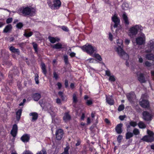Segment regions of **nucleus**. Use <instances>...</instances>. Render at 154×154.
Masks as SVG:
<instances>
[{
  "label": "nucleus",
  "mask_w": 154,
  "mask_h": 154,
  "mask_svg": "<svg viewBox=\"0 0 154 154\" xmlns=\"http://www.w3.org/2000/svg\"><path fill=\"white\" fill-rule=\"evenodd\" d=\"M35 10L34 8L28 6L22 7L19 8L18 10L19 14L24 16H33L35 14Z\"/></svg>",
  "instance_id": "1"
},
{
  "label": "nucleus",
  "mask_w": 154,
  "mask_h": 154,
  "mask_svg": "<svg viewBox=\"0 0 154 154\" xmlns=\"http://www.w3.org/2000/svg\"><path fill=\"white\" fill-rule=\"evenodd\" d=\"M143 29V27L140 25H133L130 28L128 35L130 37L133 38L135 36L138 32H140Z\"/></svg>",
  "instance_id": "2"
},
{
  "label": "nucleus",
  "mask_w": 154,
  "mask_h": 154,
  "mask_svg": "<svg viewBox=\"0 0 154 154\" xmlns=\"http://www.w3.org/2000/svg\"><path fill=\"white\" fill-rule=\"evenodd\" d=\"M114 50L121 58L125 60L129 59L128 55L124 51L123 49V47L116 46L114 48Z\"/></svg>",
  "instance_id": "3"
},
{
  "label": "nucleus",
  "mask_w": 154,
  "mask_h": 154,
  "mask_svg": "<svg viewBox=\"0 0 154 154\" xmlns=\"http://www.w3.org/2000/svg\"><path fill=\"white\" fill-rule=\"evenodd\" d=\"M81 48L83 51L86 52L90 55H92L97 50L95 46L87 44L82 47Z\"/></svg>",
  "instance_id": "4"
},
{
  "label": "nucleus",
  "mask_w": 154,
  "mask_h": 154,
  "mask_svg": "<svg viewBox=\"0 0 154 154\" xmlns=\"http://www.w3.org/2000/svg\"><path fill=\"white\" fill-rule=\"evenodd\" d=\"M48 3L52 9H58L61 5L60 0H48Z\"/></svg>",
  "instance_id": "5"
},
{
  "label": "nucleus",
  "mask_w": 154,
  "mask_h": 154,
  "mask_svg": "<svg viewBox=\"0 0 154 154\" xmlns=\"http://www.w3.org/2000/svg\"><path fill=\"white\" fill-rule=\"evenodd\" d=\"M145 35L143 33H141L139 36L135 38V41L136 44L140 45L145 43Z\"/></svg>",
  "instance_id": "6"
},
{
  "label": "nucleus",
  "mask_w": 154,
  "mask_h": 154,
  "mask_svg": "<svg viewBox=\"0 0 154 154\" xmlns=\"http://www.w3.org/2000/svg\"><path fill=\"white\" fill-rule=\"evenodd\" d=\"M152 51H154V39L150 40L145 48L146 53H150Z\"/></svg>",
  "instance_id": "7"
},
{
  "label": "nucleus",
  "mask_w": 154,
  "mask_h": 154,
  "mask_svg": "<svg viewBox=\"0 0 154 154\" xmlns=\"http://www.w3.org/2000/svg\"><path fill=\"white\" fill-rule=\"evenodd\" d=\"M140 105L143 108L148 109L149 107V101L146 99L143 98V96H142L141 99L139 102Z\"/></svg>",
  "instance_id": "8"
},
{
  "label": "nucleus",
  "mask_w": 154,
  "mask_h": 154,
  "mask_svg": "<svg viewBox=\"0 0 154 154\" xmlns=\"http://www.w3.org/2000/svg\"><path fill=\"white\" fill-rule=\"evenodd\" d=\"M143 119L146 121H150L152 119L153 115L151 113L144 111L143 113Z\"/></svg>",
  "instance_id": "9"
},
{
  "label": "nucleus",
  "mask_w": 154,
  "mask_h": 154,
  "mask_svg": "<svg viewBox=\"0 0 154 154\" xmlns=\"http://www.w3.org/2000/svg\"><path fill=\"white\" fill-rule=\"evenodd\" d=\"M63 132L61 129H58L56 131L55 135L57 140H60L62 138L63 135Z\"/></svg>",
  "instance_id": "10"
},
{
  "label": "nucleus",
  "mask_w": 154,
  "mask_h": 154,
  "mask_svg": "<svg viewBox=\"0 0 154 154\" xmlns=\"http://www.w3.org/2000/svg\"><path fill=\"white\" fill-rule=\"evenodd\" d=\"M112 20L114 23L113 27L114 28L117 27L119 24L120 20L116 15H115L112 17Z\"/></svg>",
  "instance_id": "11"
},
{
  "label": "nucleus",
  "mask_w": 154,
  "mask_h": 154,
  "mask_svg": "<svg viewBox=\"0 0 154 154\" xmlns=\"http://www.w3.org/2000/svg\"><path fill=\"white\" fill-rule=\"evenodd\" d=\"M146 142H152L154 140V137L149 135L144 136L141 139Z\"/></svg>",
  "instance_id": "12"
},
{
  "label": "nucleus",
  "mask_w": 154,
  "mask_h": 154,
  "mask_svg": "<svg viewBox=\"0 0 154 154\" xmlns=\"http://www.w3.org/2000/svg\"><path fill=\"white\" fill-rule=\"evenodd\" d=\"M17 131V126L16 124H15L13 126L12 129L11 131V134L13 137H15L16 135Z\"/></svg>",
  "instance_id": "13"
},
{
  "label": "nucleus",
  "mask_w": 154,
  "mask_h": 154,
  "mask_svg": "<svg viewBox=\"0 0 154 154\" xmlns=\"http://www.w3.org/2000/svg\"><path fill=\"white\" fill-rule=\"evenodd\" d=\"M123 21L126 26H128L129 24V22L128 17L126 14L124 13L122 16Z\"/></svg>",
  "instance_id": "14"
},
{
  "label": "nucleus",
  "mask_w": 154,
  "mask_h": 154,
  "mask_svg": "<svg viewBox=\"0 0 154 154\" xmlns=\"http://www.w3.org/2000/svg\"><path fill=\"white\" fill-rule=\"evenodd\" d=\"M30 116H32V121L34 122L36 120L38 117V114L35 112L30 113L29 114Z\"/></svg>",
  "instance_id": "15"
},
{
  "label": "nucleus",
  "mask_w": 154,
  "mask_h": 154,
  "mask_svg": "<svg viewBox=\"0 0 154 154\" xmlns=\"http://www.w3.org/2000/svg\"><path fill=\"white\" fill-rule=\"evenodd\" d=\"M145 57L148 60H154V53H149L146 54L145 55Z\"/></svg>",
  "instance_id": "16"
},
{
  "label": "nucleus",
  "mask_w": 154,
  "mask_h": 154,
  "mask_svg": "<svg viewBox=\"0 0 154 154\" xmlns=\"http://www.w3.org/2000/svg\"><path fill=\"white\" fill-rule=\"evenodd\" d=\"M123 124L120 123L118 124L116 126L115 129L116 131L118 134H120L122 132V126Z\"/></svg>",
  "instance_id": "17"
},
{
  "label": "nucleus",
  "mask_w": 154,
  "mask_h": 154,
  "mask_svg": "<svg viewBox=\"0 0 154 154\" xmlns=\"http://www.w3.org/2000/svg\"><path fill=\"white\" fill-rule=\"evenodd\" d=\"M138 79L141 83H144L145 82V78L142 73H140L138 75Z\"/></svg>",
  "instance_id": "18"
},
{
  "label": "nucleus",
  "mask_w": 154,
  "mask_h": 154,
  "mask_svg": "<svg viewBox=\"0 0 154 154\" xmlns=\"http://www.w3.org/2000/svg\"><path fill=\"white\" fill-rule=\"evenodd\" d=\"M48 38L50 42L52 43H54L56 42H58L60 40V39L57 37L54 38L51 36H49L48 37Z\"/></svg>",
  "instance_id": "19"
},
{
  "label": "nucleus",
  "mask_w": 154,
  "mask_h": 154,
  "mask_svg": "<svg viewBox=\"0 0 154 154\" xmlns=\"http://www.w3.org/2000/svg\"><path fill=\"white\" fill-rule=\"evenodd\" d=\"M127 97L130 101H131L132 99L135 97L134 94L133 92L128 93L127 94Z\"/></svg>",
  "instance_id": "20"
},
{
  "label": "nucleus",
  "mask_w": 154,
  "mask_h": 154,
  "mask_svg": "<svg viewBox=\"0 0 154 154\" xmlns=\"http://www.w3.org/2000/svg\"><path fill=\"white\" fill-rule=\"evenodd\" d=\"M71 119V117L69 113L68 112L65 113L63 117V119L65 122H67L69 121Z\"/></svg>",
  "instance_id": "21"
},
{
  "label": "nucleus",
  "mask_w": 154,
  "mask_h": 154,
  "mask_svg": "<svg viewBox=\"0 0 154 154\" xmlns=\"http://www.w3.org/2000/svg\"><path fill=\"white\" fill-rule=\"evenodd\" d=\"M32 97L35 101H37L40 98L41 95L40 94L35 93L33 94Z\"/></svg>",
  "instance_id": "22"
},
{
  "label": "nucleus",
  "mask_w": 154,
  "mask_h": 154,
  "mask_svg": "<svg viewBox=\"0 0 154 154\" xmlns=\"http://www.w3.org/2000/svg\"><path fill=\"white\" fill-rule=\"evenodd\" d=\"M21 140L23 142H28L29 139V136L27 134H25L23 136L21 137Z\"/></svg>",
  "instance_id": "23"
},
{
  "label": "nucleus",
  "mask_w": 154,
  "mask_h": 154,
  "mask_svg": "<svg viewBox=\"0 0 154 154\" xmlns=\"http://www.w3.org/2000/svg\"><path fill=\"white\" fill-rule=\"evenodd\" d=\"M41 68L42 70V72L46 76L47 73V70L46 69V66L44 63H42L41 64Z\"/></svg>",
  "instance_id": "24"
},
{
  "label": "nucleus",
  "mask_w": 154,
  "mask_h": 154,
  "mask_svg": "<svg viewBox=\"0 0 154 154\" xmlns=\"http://www.w3.org/2000/svg\"><path fill=\"white\" fill-rule=\"evenodd\" d=\"M12 28V26L11 25V24H8L7 26L4 29L3 32H4L7 33L10 31L11 30Z\"/></svg>",
  "instance_id": "25"
},
{
  "label": "nucleus",
  "mask_w": 154,
  "mask_h": 154,
  "mask_svg": "<svg viewBox=\"0 0 154 154\" xmlns=\"http://www.w3.org/2000/svg\"><path fill=\"white\" fill-rule=\"evenodd\" d=\"M9 50L12 52L17 53L18 54H19V51L18 49L15 48L14 47L11 46L9 48Z\"/></svg>",
  "instance_id": "26"
},
{
  "label": "nucleus",
  "mask_w": 154,
  "mask_h": 154,
  "mask_svg": "<svg viewBox=\"0 0 154 154\" xmlns=\"http://www.w3.org/2000/svg\"><path fill=\"white\" fill-rule=\"evenodd\" d=\"M129 124L130 125H127V127L128 128H130V126L135 127L137 125V123L136 122H134L133 121H131L130 122Z\"/></svg>",
  "instance_id": "27"
},
{
  "label": "nucleus",
  "mask_w": 154,
  "mask_h": 154,
  "mask_svg": "<svg viewBox=\"0 0 154 154\" xmlns=\"http://www.w3.org/2000/svg\"><path fill=\"white\" fill-rule=\"evenodd\" d=\"M106 100L107 103L110 105L113 104L114 103V100L112 99V97H106Z\"/></svg>",
  "instance_id": "28"
},
{
  "label": "nucleus",
  "mask_w": 154,
  "mask_h": 154,
  "mask_svg": "<svg viewBox=\"0 0 154 154\" xmlns=\"http://www.w3.org/2000/svg\"><path fill=\"white\" fill-rule=\"evenodd\" d=\"M139 127L140 128H145L146 127V125L143 122L140 121L138 124Z\"/></svg>",
  "instance_id": "29"
},
{
  "label": "nucleus",
  "mask_w": 154,
  "mask_h": 154,
  "mask_svg": "<svg viewBox=\"0 0 154 154\" xmlns=\"http://www.w3.org/2000/svg\"><path fill=\"white\" fill-rule=\"evenodd\" d=\"M53 48L56 49L62 48V45L61 43H59L53 45Z\"/></svg>",
  "instance_id": "30"
},
{
  "label": "nucleus",
  "mask_w": 154,
  "mask_h": 154,
  "mask_svg": "<svg viewBox=\"0 0 154 154\" xmlns=\"http://www.w3.org/2000/svg\"><path fill=\"white\" fill-rule=\"evenodd\" d=\"M122 9L124 10H127L129 8V7L128 4L126 2H125L122 5Z\"/></svg>",
  "instance_id": "31"
},
{
  "label": "nucleus",
  "mask_w": 154,
  "mask_h": 154,
  "mask_svg": "<svg viewBox=\"0 0 154 154\" xmlns=\"http://www.w3.org/2000/svg\"><path fill=\"white\" fill-rule=\"evenodd\" d=\"M33 34V32H28L27 31H25L24 32L23 35L26 37H29L32 35Z\"/></svg>",
  "instance_id": "32"
},
{
  "label": "nucleus",
  "mask_w": 154,
  "mask_h": 154,
  "mask_svg": "<svg viewBox=\"0 0 154 154\" xmlns=\"http://www.w3.org/2000/svg\"><path fill=\"white\" fill-rule=\"evenodd\" d=\"M123 41L122 39H118L117 40L116 43L118 47H123Z\"/></svg>",
  "instance_id": "33"
},
{
  "label": "nucleus",
  "mask_w": 154,
  "mask_h": 154,
  "mask_svg": "<svg viewBox=\"0 0 154 154\" xmlns=\"http://www.w3.org/2000/svg\"><path fill=\"white\" fill-rule=\"evenodd\" d=\"M133 136V133L130 132H128L126 134V138L127 139H129Z\"/></svg>",
  "instance_id": "34"
},
{
  "label": "nucleus",
  "mask_w": 154,
  "mask_h": 154,
  "mask_svg": "<svg viewBox=\"0 0 154 154\" xmlns=\"http://www.w3.org/2000/svg\"><path fill=\"white\" fill-rule=\"evenodd\" d=\"M22 110L21 109L19 110L16 112L17 118V119L19 120L21 115Z\"/></svg>",
  "instance_id": "35"
},
{
  "label": "nucleus",
  "mask_w": 154,
  "mask_h": 154,
  "mask_svg": "<svg viewBox=\"0 0 154 154\" xmlns=\"http://www.w3.org/2000/svg\"><path fill=\"white\" fill-rule=\"evenodd\" d=\"M73 103H76L77 102V95L75 93L74 94L72 95Z\"/></svg>",
  "instance_id": "36"
},
{
  "label": "nucleus",
  "mask_w": 154,
  "mask_h": 154,
  "mask_svg": "<svg viewBox=\"0 0 154 154\" xmlns=\"http://www.w3.org/2000/svg\"><path fill=\"white\" fill-rule=\"evenodd\" d=\"M133 134L135 135H137L139 134L140 133V131L137 128H135L133 131Z\"/></svg>",
  "instance_id": "37"
},
{
  "label": "nucleus",
  "mask_w": 154,
  "mask_h": 154,
  "mask_svg": "<svg viewBox=\"0 0 154 154\" xmlns=\"http://www.w3.org/2000/svg\"><path fill=\"white\" fill-rule=\"evenodd\" d=\"M93 56L99 61H100L102 60L100 56L98 54H93Z\"/></svg>",
  "instance_id": "38"
},
{
  "label": "nucleus",
  "mask_w": 154,
  "mask_h": 154,
  "mask_svg": "<svg viewBox=\"0 0 154 154\" xmlns=\"http://www.w3.org/2000/svg\"><path fill=\"white\" fill-rule=\"evenodd\" d=\"M36 154H47V153L45 149H42L40 151L38 152Z\"/></svg>",
  "instance_id": "39"
},
{
  "label": "nucleus",
  "mask_w": 154,
  "mask_h": 154,
  "mask_svg": "<svg viewBox=\"0 0 154 154\" xmlns=\"http://www.w3.org/2000/svg\"><path fill=\"white\" fill-rule=\"evenodd\" d=\"M69 147H66L64 149V151L61 154H69L68 152Z\"/></svg>",
  "instance_id": "40"
},
{
  "label": "nucleus",
  "mask_w": 154,
  "mask_h": 154,
  "mask_svg": "<svg viewBox=\"0 0 154 154\" xmlns=\"http://www.w3.org/2000/svg\"><path fill=\"white\" fill-rule=\"evenodd\" d=\"M125 108V106L124 105L122 104L120 105L118 108V110L119 111H121L123 110Z\"/></svg>",
  "instance_id": "41"
},
{
  "label": "nucleus",
  "mask_w": 154,
  "mask_h": 154,
  "mask_svg": "<svg viewBox=\"0 0 154 154\" xmlns=\"http://www.w3.org/2000/svg\"><path fill=\"white\" fill-rule=\"evenodd\" d=\"M109 78V80L111 82H114L115 81V79L113 75H110Z\"/></svg>",
  "instance_id": "42"
},
{
  "label": "nucleus",
  "mask_w": 154,
  "mask_h": 154,
  "mask_svg": "<svg viewBox=\"0 0 154 154\" xmlns=\"http://www.w3.org/2000/svg\"><path fill=\"white\" fill-rule=\"evenodd\" d=\"M23 26V24L21 23H19L16 25V27L18 29H21Z\"/></svg>",
  "instance_id": "43"
},
{
  "label": "nucleus",
  "mask_w": 154,
  "mask_h": 154,
  "mask_svg": "<svg viewBox=\"0 0 154 154\" xmlns=\"http://www.w3.org/2000/svg\"><path fill=\"white\" fill-rule=\"evenodd\" d=\"M64 60L65 63L66 64H67L68 63V56L66 55H64L63 56Z\"/></svg>",
  "instance_id": "44"
},
{
  "label": "nucleus",
  "mask_w": 154,
  "mask_h": 154,
  "mask_svg": "<svg viewBox=\"0 0 154 154\" xmlns=\"http://www.w3.org/2000/svg\"><path fill=\"white\" fill-rule=\"evenodd\" d=\"M145 64L146 66L150 67L151 66V63L148 61H146L145 62Z\"/></svg>",
  "instance_id": "45"
},
{
  "label": "nucleus",
  "mask_w": 154,
  "mask_h": 154,
  "mask_svg": "<svg viewBox=\"0 0 154 154\" xmlns=\"http://www.w3.org/2000/svg\"><path fill=\"white\" fill-rule=\"evenodd\" d=\"M35 80L36 83L38 84L39 83V81L38 79V76L37 75H35Z\"/></svg>",
  "instance_id": "46"
},
{
  "label": "nucleus",
  "mask_w": 154,
  "mask_h": 154,
  "mask_svg": "<svg viewBox=\"0 0 154 154\" xmlns=\"http://www.w3.org/2000/svg\"><path fill=\"white\" fill-rule=\"evenodd\" d=\"M138 61L140 63H142L143 61V58L140 56L138 55Z\"/></svg>",
  "instance_id": "47"
},
{
  "label": "nucleus",
  "mask_w": 154,
  "mask_h": 154,
  "mask_svg": "<svg viewBox=\"0 0 154 154\" xmlns=\"http://www.w3.org/2000/svg\"><path fill=\"white\" fill-rule=\"evenodd\" d=\"M147 134H148L149 136H153L154 135V134L151 131L149 130H147Z\"/></svg>",
  "instance_id": "48"
},
{
  "label": "nucleus",
  "mask_w": 154,
  "mask_h": 154,
  "mask_svg": "<svg viewBox=\"0 0 154 154\" xmlns=\"http://www.w3.org/2000/svg\"><path fill=\"white\" fill-rule=\"evenodd\" d=\"M53 75L54 78L56 80H57L58 79V76L56 72H54Z\"/></svg>",
  "instance_id": "49"
},
{
  "label": "nucleus",
  "mask_w": 154,
  "mask_h": 154,
  "mask_svg": "<svg viewBox=\"0 0 154 154\" xmlns=\"http://www.w3.org/2000/svg\"><path fill=\"white\" fill-rule=\"evenodd\" d=\"M105 74L106 75L109 76L111 75V73L110 71L109 70H105Z\"/></svg>",
  "instance_id": "50"
},
{
  "label": "nucleus",
  "mask_w": 154,
  "mask_h": 154,
  "mask_svg": "<svg viewBox=\"0 0 154 154\" xmlns=\"http://www.w3.org/2000/svg\"><path fill=\"white\" fill-rule=\"evenodd\" d=\"M12 18H9L7 19L6 22L7 23H9L12 22Z\"/></svg>",
  "instance_id": "51"
},
{
  "label": "nucleus",
  "mask_w": 154,
  "mask_h": 154,
  "mask_svg": "<svg viewBox=\"0 0 154 154\" xmlns=\"http://www.w3.org/2000/svg\"><path fill=\"white\" fill-rule=\"evenodd\" d=\"M86 103L88 105H91L92 103V101L91 100H88L86 101Z\"/></svg>",
  "instance_id": "52"
},
{
  "label": "nucleus",
  "mask_w": 154,
  "mask_h": 154,
  "mask_svg": "<svg viewBox=\"0 0 154 154\" xmlns=\"http://www.w3.org/2000/svg\"><path fill=\"white\" fill-rule=\"evenodd\" d=\"M33 47L35 52H37V45L36 44L34 43H33Z\"/></svg>",
  "instance_id": "53"
},
{
  "label": "nucleus",
  "mask_w": 154,
  "mask_h": 154,
  "mask_svg": "<svg viewBox=\"0 0 154 154\" xmlns=\"http://www.w3.org/2000/svg\"><path fill=\"white\" fill-rule=\"evenodd\" d=\"M22 154H32V153L29 151H25L23 152Z\"/></svg>",
  "instance_id": "54"
},
{
  "label": "nucleus",
  "mask_w": 154,
  "mask_h": 154,
  "mask_svg": "<svg viewBox=\"0 0 154 154\" xmlns=\"http://www.w3.org/2000/svg\"><path fill=\"white\" fill-rule=\"evenodd\" d=\"M122 136L121 135H119L118 138H117V140L119 141V142H120L122 139Z\"/></svg>",
  "instance_id": "55"
},
{
  "label": "nucleus",
  "mask_w": 154,
  "mask_h": 154,
  "mask_svg": "<svg viewBox=\"0 0 154 154\" xmlns=\"http://www.w3.org/2000/svg\"><path fill=\"white\" fill-rule=\"evenodd\" d=\"M57 85L58 87V89H60L61 88L62 86L60 82H58L57 83Z\"/></svg>",
  "instance_id": "56"
},
{
  "label": "nucleus",
  "mask_w": 154,
  "mask_h": 154,
  "mask_svg": "<svg viewBox=\"0 0 154 154\" xmlns=\"http://www.w3.org/2000/svg\"><path fill=\"white\" fill-rule=\"evenodd\" d=\"M119 118L122 121L125 118V116H119Z\"/></svg>",
  "instance_id": "57"
},
{
  "label": "nucleus",
  "mask_w": 154,
  "mask_h": 154,
  "mask_svg": "<svg viewBox=\"0 0 154 154\" xmlns=\"http://www.w3.org/2000/svg\"><path fill=\"white\" fill-rule=\"evenodd\" d=\"M109 38L111 41L112 40V35L111 33H109Z\"/></svg>",
  "instance_id": "58"
},
{
  "label": "nucleus",
  "mask_w": 154,
  "mask_h": 154,
  "mask_svg": "<svg viewBox=\"0 0 154 154\" xmlns=\"http://www.w3.org/2000/svg\"><path fill=\"white\" fill-rule=\"evenodd\" d=\"M61 28L62 29H63V30L65 31H67L68 30L67 28L65 26H62L61 27Z\"/></svg>",
  "instance_id": "59"
},
{
  "label": "nucleus",
  "mask_w": 154,
  "mask_h": 154,
  "mask_svg": "<svg viewBox=\"0 0 154 154\" xmlns=\"http://www.w3.org/2000/svg\"><path fill=\"white\" fill-rule=\"evenodd\" d=\"M130 42V41L128 39H125V42L126 45H128Z\"/></svg>",
  "instance_id": "60"
},
{
  "label": "nucleus",
  "mask_w": 154,
  "mask_h": 154,
  "mask_svg": "<svg viewBox=\"0 0 154 154\" xmlns=\"http://www.w3.org/2000/svg\"><path fill=\"white\" fill-rule=\"evenodd\" d=\"M69 55L71 57H73L75 56V54L73 52H72Z\"/></svg>",
  "instance_id": "61"
},
{
  "label": "nucleus",
  "mask_w": 154,
  "mask_h": 154,
  "mask_svg": "<svg viewBox=\"0 0 154 154\" xmlns=\"http://www.w3.org/2000/svg\"><path fill=\"white\" fill-rule=\"evenodd\" d=\"M58 95L60 97H63V92L61 91H59L58 92Z\"/></svg>",
  "instance_id": "62"
},
{
  "label": "nucleus",
  "mask_w": 154,
  "mask_h": 154,
  "mask_svg": "<svg viewBox=\"0 0 154 154\" xmlns=\"http://www.w3.org/2000/svg\"><path fill=\"white\" fill-rule=\"evenodd\" d=\"M56 102L58 104H60L61 103V101L58 98L56 99Z\"/></svg>",
  "instance_id": "63"
},
{
  "label": "nucleus",
  "mask_w": 154,
  "mask_h": 154,
  "mask_svg": "<svg viewBox=\"0 0 154 154\" xmlns=\"http://www.w3.org/2000/svg\"><path fill=\"white\" fill-rule=\"evenodd\" d=\"M151 74L152 79H154V71H152L151 72Z\"/></svg>",
  "instance_id": "64"
}]
</instances>
